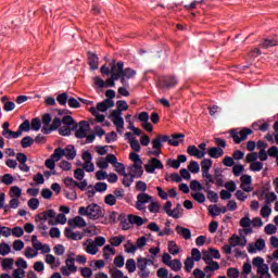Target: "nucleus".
Segmentation results:
<instances>
[{
	"label": "nucleus",
	"mask_w": 278,
	"mask_h": 278,
	"mask_svg": "<svg viewBox=\"0 0 278 278\" xmlns=\"http://www.w3.org/2000/svg\"><path fill=\"white\" fill-rule=\"evenodd\" d=\"M37 218V227L39 231H41L43 236H47V229H49V227H47V222L48 225H55V211L48 210L46 212L39 213Z\"/></svg>",
	"instance_id": "nucleus-1"
},
{
	"label": "nucleus",
	"mask_w": 278,
	"mask_h": 278,
	"mask_svg": "<svg viewBox=\"0 0 278 278\" xmlns=\"http://www.w3.org/2000/svg\"><path fill=\"white\" fill-rule=\"evenodd\" d=\"M78 214L80 216H87L89 220H99V218H103L101 206L94 203L89 204L88 206H80L78 208Z\"/></svg>",
	"instance_id": "nucleus-2"
},
{
	"label": "nucleus",
	"mask_w": 278,
	"mask_h": 278,
	"mask_svg": "<svg viewBox=\"0 0 278 278\" xmlns=\"http://www.w3.org/2000/svg\"><path fill=\"white\" fill-rule=\"evenodd\" d=\"M54 157L56 160H62V157H66V160H75L77 157V150L74 146H66L65 149L56 148L54 149Z\"/></svg>",
	"instance_id": "nucleus-3"
},
{
	"label": "nucleus",
	"mask_w": 278,
	"mask_h": 278,
	"mask_svg": "<svg viewBox=\"0 0 278 278\" xmlns=\"http://www.w3.org/2000/svg\"><path fill=\"white\" fill-rule=\"evenodd\" d=\"M61 273L63 277H71V275L77 273V267L75 266V253L67 254L65 265L61 267Z\"/></svg>",
	"instance_id": "nucleus-4"
},
{
	"label": "nucleus",
	"mask_w": 278,
	"mask_h": 278,
	"mask_svg": "<svg viewBox=\"0 0 278 278\" xmlns=\"http://www.w3.org/2000/svg\"><path fill=\"white\" fill-rule=\"evenodd\" d=\"M253 134L251 128H241V129H232L230 130V136L236 144H240V142H244Z\"/></svg>",
	"instance_id": "nucleus-5"
},
{
	"label": "nucleus",
	"mask_w": 278,
	"mask_h": 278,
	"mask_svg": "<svg viewBox=\"0 0 278 278\" xmlns=\"http://www.w3.org/2000/svg\"><path fill=\"white\" fill-rule=\"evenodd\" d=\"M149 264H153V261L146 257H139L137 260L138 275L140 278L151 277V270L147 267Z\"/></svg>",
	"instance_id": "nucleus-6"
},
{
	"label": "nucleus",
	"mask_w": 278,
	"mask_h": 278,
	"mask_svg": "<svg viewBox=\"0 0 278 278\" xmlns=\"http://www.w3.org/2000/svg\"><path fill=\"white\" fill-rule=\"evenodd\" d=\"M162 262L165 264V266H168L170 270H174V273H179V270L184 268L181 261L179 258L173 260V256H170L168 253L163 254Z\"/></svg>",
	"instance_id": "nucleus-7"
},
{
	"label": "nucleus",
	"mask_w": 278,
	"mask_h": 278,
	"mask_svg": "<svg viewBox=\"0 0 278 278\" xmlns=\"http://www.w3.org/2000/svg\"><path fill=\"white\" fill-rule=\"evenodd\" d=\"M153 197L149 195L148 193H139L137 195L136 208L139 212H147V203L153 201Z\"/></svg>",
	"instance_id": "nucleus-8"
},
{
	"label": "nucleus",
	"mask_w": 278,
	"mask_h": 278,
	"mask_svg": "<svg viewBox=\"0 0 278 278\" xmlns=\"http://www.w3.org/2000/svg\"><path fill=\"white\" fill-rule=\"evenodd\" d=\"M111 121L113 125L116 126L118 134H123V129H125V119H123V113H121V111H112Z\"/></svg>",
	"instance_id": "nucleus-9"
},
{
	"label": "nucleus",
	"mask_w": 278,
	"mask_h": 278,
	"mask_svg": "<svg viewBox=\"0 0 278 278\" xmlns=\"http://www.w3.org/2000/svg\"><path fill=\"white\" fill-rule=\"evenodd\" d=\"M144 168L146 173H148L149 175H153L155 170H162V168H164V164H162V161H160L159 159L152 157L148 161V164H146Z\"/></svg>",
	"instance_id": "nucleus-10"
},
{
	"label": "nucleus",
	"mask_w": 278,
	"mask_h": 278,
	"mask_svg": "<svg viewBox=\"0 0 278 278\" xmlns=\"http://www.w3.org/2000/svg\"><path fill=\"white\" fill-rule=\"evenodd\" d=\"M83 170H86V173H94V163H92V153H90V151L83 153Z\"/></svg>",
	"instance_id": "nucleus-11"
},
{
	"label": "nucleus",
	"mask_w": 278,
	"mask_h": 278,
	"mask_svg": "<svg viewBox=\"0 0 278 278\" xmlns=\"http://www.w3.org/2000/svg\"><path fill=\"white\" fill-rule=\"evenodd\" d=\"M125 71V62L123 61H113L112 67H111V75L114 79H121L123 76V72Z\"/></svg>",
	"instance_id": "nucleus-12"
},
{
	"label": "nucleus",
	"mask_w": 278,
	"mask_h": 278,
	"mask_svg": "<svg viewBox=\"0 0 278 278\" xmlns=\"http://www.w3.org/2000/svg\"><path fill=\"white\" fill-rule=\"evenodd\" d=\"M2 136L8 140H16V138H21V132L10 130V122H4L2 124Z\"/></svg>",
	"instance_id": "nucleus-13"
},
{
	"label": "nucleus",
	"mask_w": 278,
	"mask_h": 278,
	"mask_svg": "<svg viewBox=\"0 0 278 278\" xmlns=\"http://www.w3.org/2000/svg\"><path fill=\"white\" fill-rule=\"evenodd\" d=\"M85 237H86V232L84 231H79V230L75 231L73 227L65 228V238H67V240L79 241V240H84Z\"/></svg>",
	"instance_id": "nucleus-14"
},
{
	"label": "nucleus",
	"mask_w": 278,
	"mask_h": 278,
	"mask_svg": "<svg viewBox=\"0 0 278 278\" xmlns=\"http://www.w3.org/2000/svg\"><path fill=\"white\" fill-rule=\"evenodd\" d=\"M228 242H229V244H231V247L233 248V249H236V247H241V248H244V247H247V244H248V240H247V237L245 236H243V237H240V236H238V235H232L230 238H229V240H228Z\"/></svg>",
	"instance_id": "nucleus-15"
},
{
	"label": "nucleus",
	"mask_w": 278,
	"mask_h": 278,
	"mask_svg": "<svg viewBox=\"0 0 278 278\" xmlns=\"http://www.w3.org/2000/svg\"><path fill=\"white\" fill-rule=\"evenodd\" d=\"M88 131H90V124H88L87 121L79 122L78 128L76 129V138H86L88 136Z\"/></svg>",
	"instance_id": "nucleus-16"
},
{
	"label": "nucleus",
	"mask_w": 278,
	"mask_h": 278,
	"mask_svg": "<svg viewBox=\"0 0 278 278\" xmlns=\"http://www.w3.org/2000/svg\"><path fill=\"white\" fill-rule=\"evenodd\" d=\"M108 160L110 162V164H113L116 173H118V175H125V165L123 163H118V159L116 157L115 154H108Z\"/></svg>",
	"instance_id": "nucleus-17"
},
{
	"label": "nucleus",
	"mask_w": 278,
	"mask_h": 278,
	"mask_svg": "<svg viewBox=\"0 0 278 278\" xmlns=\"http://www.w3.org/2000/svg\"><path fill=\"white\" fill-rule=\"evenodd\" d=\"M253 178L251 177V175H242L241 176V190H243V192H253Z\"/></svg>",
	"instance_id": "nucleus-18"
},
{
	"label": "nucleus",
	"mask_w": 278,
	"mask_h": 278,
	"mask_svg": "<svg viewBox=\"0 0 278 278\" xmlns=\"http://www.w3.org/2000/svg\"><path fill=\"white\" fill-rule=\"evenodd\" d=\"M177 78L173 76H167L160 80L159 86L164 90H169V88H175V86H177Z\"/></svg>",
	"instance_id": "nucleus-19"
},
{
	"label": "nucleus",
	"mask_w": 278,
	"mask_h": 278,
	"mask_svg": "<svg viewBox=\"0 0 278 278\" xmlns=\"http://www.w3.org/2000/svg\"><path fill=\"white\" fill-rule=\"evenodd\" d=\"M83 248L89 255H97V253H99V248H97L94 240L92 239H87L83 242Z\"/></svg>",
	"instance_id": "nucleus-20"
},
{
	"label": "nucleus",
	"mask_w": 278,
	"mask_h": 278,
	"mask_svg": "<svg viewBox=\"0 0 278 278\" xmlns=\"http://www.w3.org/2000/svg\"><path fill=\"white\" fill-rule=\"evenodd\" d=\"M266 241L264 239H257L255 243H250L248 247V253H257V251H264Z\"/></svg>",
	"instance_id": "nucleus-21"
},
{
	"label": "nucleus",
	"mask_w": 278,
	"mask_h": 278,
	"mask_svg": "<svg viewBox=\"0 0 278 278\" xmlns=\"http://www.w3.org/2000/svg\"><path fill=\"white\" fill-rule=\"evenodd\" d=\"M152 149L154 151H150L149 155H162V140L160 139V135H157L154 139H152Z\"/></svg>",
	"instance_id": "nucleus-22"
},
{
	"label": "nucleus",
	"mask_w": 278,
	"mask_h": 278,
	"mask_svg": "<svg viewBox=\"0 0 278 278\" xmlns=\"http://www.w3.org/2000/svg\"><path fill=\"white\" fill-rule=\"evenodd\" d=\"M68 225L70 227H72V229H81L84 227H86L88 224L86 223V219H84V217L81 216H76L72 219H68Z\"/></svg>",
	"instance_id": "nucleus-23"
},
{
	"label": "nucleus",
	"mask_w": 278,
	"mask_h": 278,
	"mask_svg": "<svg viewBox=\"0 0 278 278\" xmlns=\"http://www.w3.org/2000/svg\"><path fill=\"white\" fill-rule=\"evenodd\" d=\"M251 217L249 214H247L243 218L240 219V227L243 228V231L245 236H249V233H253V228H251Z\"/></svg>",
	"instance_id": "nucleus-24"
},
{
	"label": "nucleus",
	"mask_w": 278,
	"mask_h": 278,
	"mask_svg": "<svg viewBox=\"0 0 278 278\" xmlns=\"http://www.w3.org/2000/svg\"><path fill=\"white\" fill-rule=\"evenodd\" d=\"M187 153L188 155H190L191 157H197L198 160H203V157H205V154L207 152H201L199 150V148H197V146H189L187 148Z\"/></svg>",
	"instance_id": "nucleus-25"
},
{
	"label": "nucleus",
	"mask_w": 278,
	"mask_h": 278,
	"mask_svg": "<svg viewBox=\"0 0 278 278\" xmlns=\"http://www.w3.org/2000/svg\"><path fill=\"white\" fill-rule=\"evenodd\" d=\"M207 155L213 157V160H218L225 155V150L223 148L211 147L207 149Z\"/></svg>",
	"instance_id": "nucleus-26"
},
{
	"label": "nucleus",
	"mask_w": 278,
	"mask_h": 278,
	"mask_svg": "<svg viewBox=\"0 0 278 278\" xmlns=\"http://www.w3.org/2000/svg\"><path fill=\"white\" fill-rule=\"evenodd\" d=\"M114 105V100L105 99L97 104L98 112H108Z\"/></svg>",
	"instance_id": "nucleus-27"
},
{
	"label": "nucleus",
	"mask_w": 278,
	"mask_h": 278,
	"mask_svg": "<svg viewBox=\"0 0 278 278\" xmlns=\"http://www.w3.org/2000/svg\"><path fill=\"white\" fill-rule=\"evenodd\" d=\"M136 75H138V72H136V70L126 67V68H124V72L122 73L121 83L125 84L126 79H134V77H136Z\"/></svg>",
	"instance_id": "nucleus-28"
},
{
	"label": "nucleus",
	"mask_w": 278,
	"mask_h": 278,
	"mask_svg": "<svg viewBox=\"0 0 278 278\" xmlns=\"http://www.w3.org/2000/svg\"><path fill=\"white\" fill-rule=\"evenodd\" d=\"M129 170H130V175L137 178H140L142 177V175H144V169H142V163H138V164H132L130 167H129Z\"/></svg>",
	"instance_id": "nucleus-29"
},
{
	"label": "nucleus",
	"mask_w": 278,
	"mask_h": 278,
	"mask_svg": "<svg viewBox=\"0 0 278 278\" xmlns=\"http://www.w3.org/2000/svg\"><path fill=\"white\" fill-rule=\"evenodd\" d=\"M42 125L43 126L41 128V134H51V129H49V127L51 126V114H45L42 116Z\"/></svg>",
	"instance_id": "nucleus-30"
},
{
	"label": "nucleus",
	"mask_w": 278,
	"mask_h": 278,
	"mask_svg": "<svg viewBox=\"0 0 278 278\" xmlns=\"http://www.w3.org/2000/svg\"><path fill=\"white\" fill-rule=\"evenodd\" d=\"M167 251L169 255H179V253H181V247L177 245V242L172 240L167 243Z\"/></svg>",
	"instance_id": "nucleus-31"
},
{
	"label": "nucleus",
	"mask_w": 278,
	"mask_h": 278,
	"mask_svg": "<svg viewBox=\"0 0 278 278\" xmlns=\"http://www.w3.org/2000/svg\"><path fill=\"white\" fill-rule=\"evenodd\" d=\"M88 58L91 71H97L99 68V56L92 52H88Z\"/></svg>",
	"instance_id": "nucleus-32"
},
{
	"label": "nucleus",
	"mask_w": 278,
	"mask_h": 278,
	"mask_svg": "<svg viewBox=\"0 0 278 278\" xmlns=\"http://www.w3.org/2000/svg\"><path fill=\"white\" fill-rule=\"evenodd\" d=\"M176 231L179 236H181L186 240H190V238H192V231H190L189 228H185L182 226H176Z\"/></svg>",
	"instance_id": "nucleus-33"
},
{
	"label": "nucleus",
	"mask_w": 278,
	"mask_h": 278,
	"mask_svg": "<svg viewBox=\"0 0 278 278\" xmlns=\"http://www.w3.org/2000/svg\"><path fill=\"white\" fill-rule=\"evenodd\" d=\"M160 202L155 200V198H153L150 204L148 205L150 214H160Z\"/></svg>",
	"instance_id": "nucleus-34"
},
{
	"label": "nucleus",
	"mask_w": 278,
	"mask_h": 278,
	"mask_svg": "<svg viewBox=\"0 0 278 278\" xmlns=\"http://www.w3.org/2000/svg\"><path fill=\"white\" fill-rule=\"evenodd\" d=\"M169 216H170L172 218H181V217L184 216V208L181 207V204H180V203H178V204L176 205V207H174V208L172 210V212L169 213Z\"/></svg>",
	"instance_id": "nucleus-35"
},
{
	"label": "nucleus",
	"mask_w": 278,
	"mask_h": 278,
	"mask_svg": "<svg viewBox=\"0 0 278 278\" xmlns=\"http://www.w3.org/2000/svg\"><path fill=\"white\" fill-rule=\"evenodd\" d=\"M206 264H207V266L204 267L205 275H207V273H214L215 270H219L220 269V265L218 264V262L211 261V262H208Z\"/></svg>",
	"instance_id": "nucleus-36"
},
{
	"label": "nucleus",
	"mask_w": 278,
	"mask_h": 278,
	"mask_svg": "<svg viewBox=\"0 0 278 278\" xmlns=\"http://www.w3.org/2000/svg\"><path fill=\"white\" fill-rule=\"evenodd\" d=\"M109 242L111 247H121V244L125 242V236L119 235V236L111 237L109 239Z\"/></svg>",
	"instance_id": "nucleus-37"
},
{
	"label": "nucleus",
	"mask_w": 278,
	"mask_h": 278,
	"mask_svg": "<svg viewBox=\"0 0 278 278\" xmlns=\"http://www.w3.org/2000/svg\"><path fill=\"white\" fill-rule=\"evenodd\" d=\"M55 152H53L50 156V159L46 160V167L50 170H55V162H60L61 159L54 157Z\"/></svg>",
	"instance_id": "nucleus-38"
},
{
	"label": "nucleus",
	"mask_w": 278,
	"mask_h": 278,
	"mask_svg": "<svg viewBox=\"0 0 278 278\" xmlns=\"http://www.w3.org/2000/svg\"><path fill=\"white\" fill-rule=\"evenodd\" d=\"M22 195H23V189H21V187L18 186L11 187V190H10L11 199H21Z\"/></svg>",
	"instance_id": "nucleus-39"
},
{
	"label": "nucleus",
	"mask_w": 278,
	"mask_h": 278,
	"mask_svg": "<svg viewBox=\"0 0 278 278\" xmlns=\"http://www.w3.org/2000/svg\"><path fill=\"white\" fill-rule=\"evenodd\" d=\"M98 168H101V170H105V168L110 167V160L106 157H99L96 162Z\"/></svg>",
	"instance_id": "nucleus-40"
},
{
	"label": "nucleus",
	"mask_w": 278,
	"mask_h": 278,
	"mask_svg": "<svg viewBox=\"0 0 278 278\" xmlns=\"http://www.w3.org/2000/svg\"><path fill=\"white\" fill-rule=\"evenodd\" d=\"M263 194L265 195V203H267V205L277 201V193H275V191L263 192Z\"/></svg>",
	"instance_id": "nucleus-41"
},
{
	"label": "nucleus",
	"mask_w": 278,
	"mask_h": 278,
	"mask_svg": "<svg viewBox=\"0 0 278 278\" xmlns=\"http://www.w3.org/2000/svg\"><path fill=\"white\" fill-rule=\"evenodd\" d=\"M213 164H214V161H212L211 159H204L201 162L202 175L203 173H210V168H212Z\"/></svg>",
	"instance_id": "nucleus-42"
},
{
	"label": "nucleus",
	"mask_w": 278,
	"mask_h": 278,
	"mask_svg": "<svg viewBox=\"0 0 278 278\" xmlns=\"http://www.w3.org/2000/svg\"><path fill=\"white\" fill-rule=\"evenodd\" d=\"M179 138L181 139H185L186 138V135L184 134H175V135H172L170 139H169V144L172 147H179Z\"/></svg>",
	"instance_id": "nucleus-43"
},
{
	"label": "nucleus",
	"mask_w": 278,
	"mask_h": 278,
	"mask_svg": "<svg viewBox=\"0 0 278 278\" xmlns=\"http://www.w3.org/2000/svg\"><path fill=\"white\" fill-rule=\"evenodd\" d=\"M31 124L29 123V119H25L17 129V132H20V136H23V131L27 132L30 131Z\"/></svg>",
	"instance_id": "nucleus-44"
},
{
	"label": "nucleus",
	"mask_w": 278,
	"mask_h": 278,
	"mask_svg": "<svg viewBox=\"0 0 278 278\" xmlns=\"http://www.w3.org/2000/svg\"><path fill=\"white\" fill-rule=\"evenodd\" d=\"M1 266L4 270H12V268H14V258H3Z\"/></svg>",
	"instance_id": "nucleus-45"
},
{
	"label": "nucleus",
	"mask_w": 278,
	"mask_h": 278,
	"mask_svg": "<svg viewBox=\"0 0 278 278\" xmlns=\"http://www.w3.org/2000/svg\"><path fill=\"white\" fill-rule=\"evenodd\" d=\"M24 255L27 260H34V257H38V250H35L34 247H28L25 249Z\"/></svg>",
	"instance_id": "nucleus-46"
},
{
	"label": "nucleus",
	"mask_w": 278,
	"mask_h": 278,
	"mask_svg": "<svg viewBox=\"0 0 278 278\" xmlns=\"http://www.w3.org/2000/svg\"><path fill=\"white\" fill-rule=\"evenodd\" d=\"M126 110H129V104H127V101L118 100L117 110H113V112H119V114H123V112H126Z\"/></svg>",
	"instance_id": "nucleus-47"
},
{
	"label": "nucleus",
	"mask_w": 278,
	"mask_h": 278,
	"mask_svg": "<svg viewBox=\"0 0 278 278\" xmlns=\"http://www.w3.org/2000/svg\"><path fill=\"white\" fill-rule=\"evenodd\" d=\"M128 220L132 223V225H137V227H142L144 219L138 215H128Z\"/></svg>",
	"instance_id": "nucleus-48"
},
{
	"label": "nucleus",
	"mask_w": 278,
	"mask_h": 278,
	"mask_svg": "<svg viewBox=\"0 0 278 278\" xmlns=\"http://www.w3.org/2000/svg\"><path fill=\"white\" fill-rule=\"evenodd\" d=\"M61 123H63V125L67 127H72V129H77V126L75 125V119H73V117L70 115L64 116Z\"/></svg>",
	"instance_id": "nucleus-49"
},
{
	"label": "nucleus",
	"mask_w": 278,
	"mask_h": 278,
	"mask_svg": "<svg viewBox=\"0 0 278 278\" xmlns=\"http://www.w3.org/2000/svg\"><path fill=\"white\" fill-rule=\"evenodd\" d=\"M124 249L126 253H136L138 251V247L136 244H134V242H131V240H128L125 244H124Z\"/></svg>",
	"instance_id": "nucleus-50"
},
{
	"label": "nucleus",
	"mask_w": 278,
	"mask_h": 278,
	"mask_svg": "<svg viewBox=\"0 0 278 278\" xmlns=\"http://www.w3.org/2000/svg\"><path fill=\"white\" fill-rule=\"evenodd\" d=\"M10 253H12V247L5 242L0 243V255L5 257V255H10Z\"/></svg>",
	"instance_id": "nucleus-51"
},
{
	"label": "nucleus",
	"mask_w": 278,
	"mask_h": 278,
	"mask_svg": "<svg viewBox=\"0 0 278 278\" xmlns=\"http://www.w3.org/2000/svg\"><path fill=\"white\" fill-rule=\"evenodd\" d=\"M129 144H130V149H132L135 153H140V151L142 150L140 142L136 138L129 139Z\"/></svg>",
	"instance_id": "nucleus-52"
},
{
	"label": "nucleus",
	"mask_w": 278,
	"mask_h": 278,
	"mask_svg": "<svg viewBox=\"0 0 278 278\" xmlns=\"http://www.w3.org/2000/svg\"><path fill=\"white\" fill-rule=\"evenodd\" d=\"M191 197L197 203H205V194L200 191H192Z\"/></svg>",
	"instance_id": "nucleus-53"
},
{
	"label": "nucleus",
	"mask_w": 278,
	"mask_h": 278,
	"mask_svg": "<svg viewBox=\"0 0 278 278\" xmlns=\"http://www.w3.org/2000/svg\"><path fill=\"white\" fill-rule=\"evenodd\" d=\"M90 113L96 117L97 123H103L105 121V115L100 114L97 108H91Z\"/></svg>",
	"instance_id": "nucleus-54"
},
{
	"label": "nucleus",
	"mask_w": 278,
	"mask_h": 278,
	"mask_svg": "<svg viewBox=\"0 0 278 278\" xmlns=\"http://www.w3.org/2000/svg\"><path fill=\"white\" fill-rule=\"evenodd\" d=\"M263 168H264V163L260 161H256L250 164V170H252V173H260V170H263Z\"/></svg>",
	"instance_id": "nucleus-55"
},
{
	"label": "nucleus",
	"mask_w": 278,
	"mask_h": 278,
	"mask_svg": "<svg viewBox=\"0 0 278 278\" xmlns=\"http://www.w3.org/2000/svg\"><path fill=\"white\" fill-rule=\"evenodd\" d=\"M103 252H104V260H110L111 255H116V250H114L112 245H105L103 248Z\"/></svg>",
	"instance_id": "nucleus-56"
},
{
	"label": "nucleus",
	"mask_w": 278,
	"mask_h": 278,
	"mask_svg": "<svg viewBox=\"0 0 278 278\" xmlns=\"http://www.w3.org/2000/svg\"><path fill=\"white\" fill-rule=\"evenodd\" d=\"M188 169L190 170V173L197 174L201 170V166L199 165V162L190 161Z\"/></svg>",
	"instance_id": "nucleus-57"
},
{
	"label": "nucleus",
	"mask_w": 278,
	"mask_h": 278,
	"mask_svg": "<svg viewBox=\"0 0 278 278\" xmlns=\"http://www.w3.org/2000/svg\"><path fill=\"white\" fill-rule=\"evenodd\" d=\"M125 266L128 273H136V260L134 258L127 260Z\"/></svg>",
	"instance_id": "nucleus-58"
},
{
	"label": "nucleus",
	"mask_w": 278,
	"mask_h": 278,
	"mask_svg": "<svg viewBox=\"0 0 278 278\" xmlns=\"http://www.w3.org/2000/svg\"><path fill=\"white\" fill-rule=\"evenodd\" d=\"M192 268H194V260L192 257H187L185 260V270L192 273Z\"/></svg>",
	"instance_id": "nucleus-59"
},
{
	"label": "nucleus",
	"mask_w": 278,
	"mask_h": 278,
	"mask_svg": "<svg viewBox=\"0 0 278 278\" xmlns=\"http://www.w3.org/2000/svg\"><path fill=\"white\" fill-rule=\"evenodd\" d=\"M124 179H123V186H125L126 188H129V186H131L134 184V176L131 174H125L123 175Z\"/></svg>",
	"instance_id": "nucleus-60"
},
{
	"label": "nucleus",
	"mask_w": 278,
	"mask_h": 278,
	"mask_svg": "<svg viewBox=\"0 0 278 278\" xmlns=\"http://www.w3.org/2000/svg\"><path fill=\"white\" fill-rule=\"evenodd\" d=\"M104 203L106 205H110L111 207L116 205V195L110 193V194H106L105 198H104Z\"/></svg>",
	"instance_id": "nucleus-61"
},
{
	"label": "nucleus",
	"mask_w": 278,
	"mask_h": 278,
	"mask_svg": "<svg viewBox=\"0 0 278 278\" xmlns=\"http://www.w3.org/2000/svg\"><path fill=\"white\" fill-rule=\"evenodd\" d=\"M232 173H233L235 177H240V175H242V173H244V165H242V164L233 165Z\"/></svg>",
	"instance_id": "nucleus-62"
},
{
	"label": "nucleus",
	"mask_w": 278,
	"mask_h": 278,
	"mask_svg": "<svg viewBox=\"0 0 278 278\" xmlns=\"http://www.w3.org/2000/svg\"><path fill=\"white\" fill-rule=\"evenodd\" d=\"M61 125H62V119H60V117H55L52 121V124L48 128V129H50V134H51V131H55L58 128H60Z\"/></svg>",
	"instance_id": "nucleus-63"
},
{
	"label": "nucleus",
	"mask_w": 278,
	"mask_h": 278,
	"mask_svg": "<svg viewBox=\"0 0 278 278\" xmlns=\"http://www.w3.org/2000/svg\"><path fill=\"white\" fill-rule=\"evenodd\" d=\"M31 144H34V138H31L30 136H26L22 139L23 149H29Z\"/></svg>",
	"instance_id": "nucleus-64"
}]
</instances>
